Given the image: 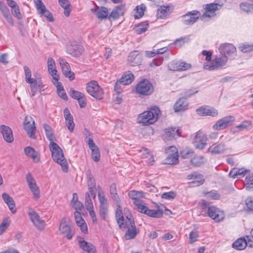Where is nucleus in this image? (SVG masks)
Masks as SVG:
<instances>
[{
    "label": "nucleus",
    "instance_id": "1",
    "mask_svg": "<svg viewBox=\"0 0 253 253\" xmlns=\"http://www.w3.org/2000/svg\"><path fill=\"white\" fill-rule=\"evenodd\" d=\"M160 113L159 108L157 106H154L149 110L145 111L139 114L137 118V122L144 126L153 124L158 120Z\"/></svg>",
    "mask_w": 253,
    "mask_h": 253
},
{
    "label": "nucleus",
    "instance_id": "2",
    "mask_svg": "<svg viewBox=\"0 0 253 253\" xmlns=\"http://www.w3.org/2000/svg\"><path fill=\"white\" fill-rule=\"evenodd\" d=\"M49 147L54 161L61 166L64 171H67L68 166L67 161L64 158L61 148L55 142L50 143Z\"/></svg>",
    "mask_w": 253,
    "mask_h": 253
},
{
    "label": "nucleus",
    "instance_id": "3",
    "mask_svg": "<svg viewBox=\"0 0 253 253\" xmlns=\"http://www.w3.org/2000/svg\"><path fill=\"white\" fill-rule=\"evenodd\" d=\"M227 61V55L222 54L216 55L214 59L211 61L210 63L205 64L204 68L210 71L221 69L224 68Z\"/></svg>",
    "mask_w": 253,
    "mask_h": 253
},
{
    "label": "nucleus",
    "instance_id": "4",
    "mask_svg": "<svg viewBox=\"0 0 253 253\" xmlns=\"http://www.w3.org/2000/svg\"><path fill=\"white\" fill-rule=\"evenodd\" d=\"M202 209H207L208 215L216 222H220L224 218V213L213 206L210 205L207 202L203 201L202 204Z\"/></svg>",
    "mask_w": 253,
    "mask_h": 253
},
{
    "label": "nucleus",
    "instance_id": "5",
    "mask_svg": "<svg viewBox=\"0 0 253 253\" xmlns=\"http://www.w3.org/2000/svg\"><path fill=\"white\" fill-rule=\"evenodd\" d=\"M126 221L124 223V227L120 226L122 230H126L125 234L126 240H129L134 239L139 233V230L136 228L133 217L130 218H127Z\"/></svg>",
    "mask_w": 253,
    "mask_h": 253
},
{
    "label": "nucleus",
    "instance_id": "6",
    "mask_svg": "<svg viewBox=\"0 0 253 253\" xmlns=\"http://www.w3.org/2000/svg\"><path fill=\"white\" fill-rule=\"evenodd\" d=\"M59 231L60 234L66 237L68 239H71L74 235L75 232L71 229L70 220L69 218L63 217L60 221L59 226Z\"/></svg>",
    "mask_w": 253,
    "mask_h": 253
},
{
    "label": "nucleus",
    "instance_id": "7",
    "mask_svg": "<svg viewBox=\"0 0 253 253\" xmlns=\"http://www.w3.org/2000/svg\"><path fill=\"white\" fill-rule=\"evenodd\" d=\"M86 88L88 93L94 98L97 99L103 98L104 92L96 81H91L88 83Z\"/></svg>",
    "mask_w": 253,
    "mask_h": 253
},
{
    "label": "nucleus",
    "instance_id": "8",
    "mask_svg": "<svg viewBox=\"0 0 253 253\" xmlns=\"http://www.w3.org/2000/svg\"><path fill=\"white\" fill-rule=\"evenodd\" d=\"M136 91L144 95H150L153 91V87L150 82L147 80L140 82L136 86Z\"/></svg>",
    "mask_w": 253,
    "mask_h": 253
},
{
    "label": "nucleus",
    "instance_id": "9",
    "mask_svg": "<svg viewBox=\"0 0 253 253\" xmlns=\"http://www.w3.org/2000/svg\"><path fill=\"white\" fill-rule=\"evenodd\" d=\"M28 213L30 220L37 228L42 230L45 227V223L38 213L32 209L29 210Z\"/></svg>",
    "mask_w": 253,
    "mask_h": 253
},
{
    "label": "nucleus",
    "instance_id": "10",
    "mask_svg": "<svg viewBox=\"0 0 253 253\" xmlns=\"http://www.w3.org/2000/svg\"><path fill=\"white\" fill-rule=\"evenodd\" d=\"M167 155L165 159V164L168 165L176 164L178 162V154L176 148L174 146H170L166 150Z\"/></svg>",
    "mask_w": 253,
    "mask_h": 253
},
{
    "label": "nucleus",
    "instance_id": "11",
    "mask_svg": "<svg viewBox=\"0 0 253 253\" xmlns=\"http://www.w3.org/2000/svg\"><path fill=\"white\" fill-rule=\"evenodd\" d=\"M24 129L27 132L28 136L32 139H36V136L33 133L36 129L35 121L31 116H26L23 123Z\"/></svg>",
    "mask_w": 253,
    "mask_h": 253
},
{
    "label": "nucleus",
    "instance_id": "12",
    "mask_svg": "<svg viewBox=\"0 0 253 253\" xmlns=\"http://www.w3.org/2000/svg\"><path fill=\"white\" fill-rule=\"evenodd\" d=\"M235 121V118L232 116L225 117L219 120L212 126L214 130H219L225 128L226 127L231 126Z\"/></svg>",
    "mask_w": 253,
    "mask_h": 253
},
{
    "label": "nucleus",
    "instance_id": "13",
    "mask_svg": "<svg viewBox=\"0 0 253 253\" xmlns=\"http://www.w3.org/2000/svg\"><path fill=\"white\" fill-rule=\"evenodd\" d=\"M26 178L28 186L33 193L34 198L36 200L38 199L40 196V190L36 184L35 180L30 173L26 174Z\"/></svg>",
    "mask_w": 253,
    "mask_h": 253
},
{
    "label": "nucleus",
    "instance_id": "14",
    "mask_svg": "<svg viewBox=\"0 0 253 253\" xmlns=\"http://www.w3.org/2000/svg\"><path fill=\"white\" fill-rule=\"evenodd\" d=\"M207 137L206 134L202 131H198L193 140L194 146L199 149H203L207 144Z\"/></svg>",
    "mask_w": 253,
    "mask_h": 253
},
{
    "label": "nucleus",
    "instance_id": "15",
    "mask_svg": "<svg viewBox=\"0 0 253 253\" xmlns=\"http://www.w3.org/2000/svg\"><path fill=\"white\" fill-rule=\"evenodd\" d=\"M200 16V13L198 11L193 10L188 12L182 16V22L186 25L193 24L197 20Z\"/></svg>",
    "mask_w": 253,
    "mask_h": 253
},
{
    "label": "nucleus",
    "instance_id": "16",
    "mask_svg": "<svg viewBox=\"0 0 253 253\" xmlns=\"http://www.w3.org/2000/svg\"><path fill=\"white\" fill-rule=\"evenodd\" d=\"M59 63L64 75L66 77L68 78L70 81L73 80L75 79V74L71 71L69 63L67 62L65 59L62 58H59Z\"/></svg>",
    "mask_w": 253,
    "mask_h": 253
},
{
    "label": "nucleus",
    "instance_id": "17",
    "mask_svg": "<svg viewBox=\"0 0 253 253\" xmlns=\"http://www.w3.org/2000/svg\"><path fill=\"white\" fill-rule=\"evenodd\" d=\"M168 68L171 71H183L190 68L191 65L180 61H172L168 64Z\"/></svg>",
    "mask_w": 253,
    "mask_h": 253
},
{
    "label": "nucleus",
    "instance_id": "18",
    "mask_svg": "<svg viewBox=\"0 0 253 253\" xmlns=\"http://www.w3.org/2000/svg\"><path fill=\"white\" fill-rule=\"evenodd\" d=\"M218 6H220L217 3H211L207 4L205 7V12L201 15V19L204 20L205 17L211 18L215 15V11L218 9Z\"/></svg>",
    "mask_w": 253,
    "mask_h": 253
},
{
    "label": "nucleus",
    "instance_id": "19",
    "mask_svg": "<svg viewBox=\"0 0 253 253\" xmlns=\"http://www.w3.org/2000/svg\"><path fill=\"white\" fill-rule=\"evenodd\" d=\"M86 175L89 192L91 195V197H92L93 198H95L96 197L95 181L93 178V176L92 174L91 170L88 169L86 171Z\"/></svg>",
    "mask_w": 253,
    "mask_h": 253
},
{
    "label": "nucleus",
    "instance_id": "20",
    "mask_svg": "<svg viewBox=\"0 0 253 253\" xmlns=\"http://www.w3.org/2000/svg\"><path fill=\"white\" fill-rule=\"evenodd\" d=\"M28 84H30V94L31 97L34 96L37 91L41 92L42 91L44 90V89H43V85L42 83L39 78H37V80L33 81V82L28 83Z\"/></svg>",
    "mask_w": 253,
    "mask_h": 253
},
{
    "label": "nucleus",
    "instance_id": "21",
    "mask_svg": "<svg viewBox=\"0 0 253 253\" xmlns=\"http://www.w3.org/2000/svg\"><path fill=\"white\" fill-rule=\"evenodd\" d=\"M219 51L221 54L228 56L235 53L236 48L232 44L225 43L220 45Z\"/></svg>",
    "mask_w": 253,
    "mask_h": 253
},
{
    "label": "nucleus",
    "instance_id": "22",
    "mask_svg": "<svg viewBox=\"0 0 253 253\" xmlns=\"http://www.w3.org/2000/svg\"><path fill=\"white\" fill-rule=\"evenodd\" d=\"M74 217L76 224L80 228L82 232L84 234L87 233L88 231L87 225L79 211H75Z\"/></svg>",
    "mask_w": 253,
    "mask_h": 253
},
{
    "label": "nucleus",
    "instance_id": "23",
    "mask_svg": "<svg viewBox=\"0 0 253 253\" xmlns=\"http://www.w3.org/2000/svg\"><path fill=\"white\" fill-rule=\"evenodd\" d=\"M132 217V216L130 214L127 215L126 217L123 216L122 211L121 202H120V207H117V208L116 210V218L119 227H124L123 225L124 223L126 221V219L127 218H130Z\"/></svg>",
    "mask_w": 253,
    "mask_h": 253
},
{
    "label": "nucleus",
    "instance_id": "24",
    "mask_svg": "<svg viewBox=\"0 0 253 253\" xmlns=\"http://www.w3.org/2000/svg\"><path fill=\"white\" fill-rule=\"evenodd\" d=\"M0 128L4 140L8 143L12 142L14 138L11 129L5 125H1Z\"/></svg>",
    "mask_w": 253,
    "mask_h": 253
},
{
    "label": "nucleus",
    "instance_id": "25",
    "mask_svg": "<svg viewBox=\"0 0 253 253\" xmlns=\"http://www.w3.org/2000/svg\"><path fill=\"white\" fill-rule=\"evenodd\" d=\"M47 68L49 74L55 81H58L59 76L57 74V70L54 60L51 57L47 59Z\"/></svg>",
    "mask_w": 253,
    "mask_h": 253
},
{
    "label": "nucleus",
    "instance_id": "26",
    "mask_svg": "<svg viewBox=\"0 0 253 253\" xmlns=\"http://www.w3.org/2000/svg\"><path fill=\"white\" fill-rule=\"evenodd\" d=\"M187 179L192 180L191 183L195 186H199L202 184L204 179L202 174L198 172L194 171L187 175Z\"/></svg>",
    "mask_w": 253,
    "mask_h": 253
},
{
    "label": "nucleus",
    "instance_id": "27",
    "mask_svg": "<svg viewBox=\"0 0 253 253\" xmlns=\"http://www.w3.org/2000/svg\"><path fill=\"white\" fill-rule=\"evenodd\" d=\"M80 248L84 251L87 253H96V250L94 246L87 242L82 238H80L78 241Z\"/></svg>",
    "mask_w": 253,
    "mask_h": 253
},
{
    "label": "nucleus",
    "instance_id": "28",
    "mask_svg": "<svg viewBox=\"0 0 253 253\" xmlns=\"http://www.w3.org/2000/svg\"><path fill=\"white\" fill-rule=\"evenodd\" d=\"M134 79V76L132 74L128 73L124 75L116 83L115 89L117 90V87L119 84L124 85H127L131 83Z\"/></svg>",
    "mask_w": 253,
    "mask_h": 253
},
{
    "label": "nucleus",
    "instance_id": "29",
    "mask_svg": "<svg viewBox=\"0 0 253 253\" xmlns=\"http://www.w3.org/2000/svg\"><path fill=\"white\" fill-rule=\"evenodd\" d=\"M64 116L66 121V126L70 132H73L75 127V124L73 121L72 115L68 108L64 110Z\"/></svg>",
    "mask_w": 253,
    "mask_h": 253
},
{
    "label": "nucleus",
    "instance_id": "30",
    "mask_svg": "<svg viewBox=\"0 0 253 253\" xmlns=\"http://www.w3.org/2000/svg\"><path fill=\"white\" fill-rule=\"evenodd\" d=\"M227 150V147L223 143H220L217 145L213 144L208 149V152L212 154L222 153Z\"/></svg>",
    "mask_w": 253,
    "mask_h": 253
},
{
    "label": "nucleus",
    "instance_id": "31",
    "mask_svg": "<svg viewBox=\"0 0 253 253\" xmlns=\"http://www.w3.org/2000/svg\"><path fill=\"white\" fill-rule=\"evenodd\" d=\"M84 48L81 45H71L68 47V53L73 56L78 57L83 52Z\"/></svg>",
    "mask_w": 253,
    "mask_h": 253
},
{
    "label": "nucleus",
    "instance_id": "32",
    "mask_svg": "<svg viewBox=\"0 0 253 253\" xmlns=\"http://www.w3.org/2000/svg\"><path fill=\"white\" fill-rule=\"evenodd\" d=\"M128 61L129 62L131 66L138 65L141 62V56L137 51H132L128 56Z\"/></svg>",
    "mask_w": 253,
    "mask_h": 253
},
{
    "label": "nucleus",
    "instance_id": "33",
    "mask_svg": "<svg viewBox=\"0 0 253 253\" xmlns=\"http://www.w3.org/2000/svg\"><path fill=\"white\" fill-rule=\"evenodd\" d=\"M110 194L114 204L117 207H120L121 200L117 193L116 185L115 183H113L110 185Z\"/></svg>",
    "mask_w": 253,
    "mask_h": 253
},
{
    "label": "nucleus",
    "instance_id": "34",
    "mask_svg": "<svg viewBox=\"0 0 253 253\" xmlns=\"http://www.w3.org/2000/svg\"><path fill=\"white\" fill-rule=\"evenodd\" d=\"M188 104L186 99L181 98L175 103L173 106V109L175 112H178L186 110L188 108Z\"/></svg>",
    "mask_w": 253,
    "mask_h": 253
},
{
    "label": "nucleus",
    "instance_id": "35",
    "mask_svg": "<svg viewBox=\"0 0 253 253\" xmlns=\"http://www.w3.org/2000/svg\"><path fill=\"white\" fill-rule=\"evenodd\" d=\"M124 5H119L115 7L111 13L108 16V19L110 20H115L118 19L120 16L124 14Z\"/></svg>",
    "mask_w": 253,
    "mask_h": 253
},
{
    "label": "nucleus",
    "instance_id": "36",
    "mask_svg": "<svg viewBox=\"0 0 253 253\" xmlns=\"http://www.w3.org/2000/svg\"><path fill=\"white\" fill-rule=\"evenodd\" d=\"M171 12L170 6L162 5L157 10V16L159 18L166 19Z\"/></svg>",
    "mask_w": 253,
    "mask_h": 253
},
{
    "label": "nucleus",
    "instance_id": "37",
    "mask_svg": "<svg viewBox=\"0 0 253 253\" xmlns=\"http://www.w3.org/2000/svg\"><path fill=\"white\" fill-rule=\"evenodd\" d=\"M24 152L26 156L32 159L34 162H38L40 157L38 152L36 151L32 147H26L24 149Z\"/></svg>",
    "mask_w": 253,
    "mask_h": 253
},
{
    "label": "nucleus",
    "instance_id": "38",
    "mask_svg": "<svg viewBox=\"0 0 253 253\" xmlns=\"http://www.w3.org/2000/svg\"><path fill=\"white\" fill-rule=\"evenodd\" d=\"M2 198L4 202L7 205L9 210L14 213L16 212L15 205L12 198H11L7 194L4 193L2 195Z\"/></svg>",
    "mask_w": 253,
    "mask_h": 253
},
{
    "label": "nucleus",
    "instance_id": "39",
    "mask_svg": "<svg viewBox=\"0 0 253 253\" xmlns=\"http://www.w3.org/2000/svg\"><path fill=\"white\" fill-rule=\"evenodd\" d=\"M251 124H252L250 121H243L241 124L231 127L230 131L232 133H236L241 131H243L250 126Z\"/></svg>",
    "mask_w": 253,
    "mask_h": 253
},
{
    "label": "nucleus",
    "instance_id": "40",
    "mask_svg": "<svg viewBox=\"0 0 253 253\" xmlns=\"http://www.w3.org/2000/svg\"><path fill=\"white\" fill-rule=\"evenodd\" d=\"M247 171L244 169H233L229 172L230 177L234 178L243 177Z\"/></svg>",
    "mask_w": 253,
    "mask_h": 253
},
{
    "label": "nucleus",
    "instance_id": "41",
    "mask_svg": "<svg viewBox=\"0 0 253 253\" xmlns=\"http://www.w3.org/2000/svg\"><path fill=\"white\" fill-rule=\"evenodd\" d=\"M247 246V239L246 237L237 239L232 244L233 248L238 250H242Z\"/></svg>",
    "mask_w": 253,
    "mask_h": 253
},
{
    "label": "nucleus",
    "instance_id": "42",
    "mask_svg": "<svg viewBox=\"0 0 253 253\" xmlns=\"http://www.w3.org/2000/svg\"><path fill=\"white\" fill-rule=\"evenodd\" d=\"M128 197L134 201L140 202V200L144 197V194L141 191L131 190L128 193Z\"/></svg>",
    "mask_w": 253,
    "mask_h": 253
},
{
    "label": "nucleus",
    "instance_id": "43",
    "mask_svg": "<svg viewBox=\"0 0 253 253\" xmlns=\"http://www.w3.org/2000/svg\"><path fill=\"white\" fill-rule=\"evenodd\" d=\"M43 127L45 132L46 136L48 140L50 141V143L54 142L53 140L55 139L53 133V130L51 127L47 124H44L43 125Z\"/></svg>",
    "mask_w": 253,
    "mask_h": 253
},
{
    "label": "nucleus",
    "instance_id": "44",
    "mask_svg": "<svg viewBox=\"0 0 253 253\" xmlns=\"http://www.w3.org/2000/svg\"><path fill=\"white\" fill-rule=\"evenodd\" d=\"M96 17L100 19H106L108 17V9L105 7H101L98 8L95 13Z\"/></svg>",
    "mask_w": 253,
    "mask_h": 253
},
{
    "label": "nucleus",
    "instance_id": "45",
    "mask_svg": "<svg viewBox=\"0 0 253 253\" xmlns=\"http://www.w3.org/2000/svg\"><path fill=\"white\" fill-rule=\"evenodd\" d=\"M149 27V23L148 21L141 22L136 25L134 30L137 34H141L146 32Z\"/></svg>",
    "mask_w": 253,
    "mask_h": 253
},
{
    "label": "nucleus",
    "instance_id": "46",
    "mask_svg": "<svg viewBox=\"0 0 253 253\" xmlns=\"http://www.w3.org/2000/svg\"><path fill=\"white\" fill-rule=\"evenodd\" d=\"M145 214L147 215L150 217L160 218L163 216V211L160 209L154 210H150L148 208Z\"/></svg>",
    "mask_w": 253,
    "mask_h": 253
},
{
    "label": "nucleus",
    "instance_id": "47",
    "mask_svg": "<svg viewBox=\"0 0 253 253\" xmlns=\"http://www.w3.org/2000/svg\"><path fill=\"white\" fill-rule=\"evenodd\" d=\"M56 82L57 92L59 96L63 100H66L68 99L67 96L65 92V90L62 86V84L58 81Z\"/></svg>",
    "mask_w": 253,
    "mask_h": 253
},
{
    "label": "nucleus",
    "instance_id": "48",
    "mask_svg": "<svg viewBox=\"0 0 253 253\" xmlns=\"http://www.w3.org/2000/svg\"><path fill=\"white\" fill-rule=\"evenodd\" d=\"M206 161V159L201 156H195L191 160V164L195 167H199Z\"/></svg>",
    "mask_w": 253,
    "mask_h": 253
},
{
    "label": "nucleus",
    "instance_id": "49",
    "mask_svg": "<svg viewBox=\"0 0 253 253\" xmlns=\"http://www.w3.org/2000/svg\"><path fill=\"white\" fill-rule=\"evenodd\" d=\"M24 70L25 73V81L27 83L33 82L37 80V78L34 79L31 78V71L30 69L27 66H24ZM39 75L36 77V78H38Z\"/></svg>",
    "mask_w": 253,
    "mask_h": 253
},
{
    "label": "nucleus",
    "instance_id": "50",
    "mask_svg": "<svg viewBox=\"0 0 253 253\" xmlns=\"http://www.w3.org/2000/svg\"><path fill=\"white\" fill-rule=\"evenodd\" d=\"M244 184L248 190L253 188V173H249L246 176Z\"/></svg>",
    "mask_w": 253,
    "mask_h": 253
},
{
    "label": "nucleus",
    "instance_id": "51",
    "mask_svg": "<svg viewBox=\"0 0 253 253\" xmlns=\"http://www.w3.org/2000/svg\"><path fill=\"white\" fill-rule=\"evenodd\" d=\"M69 93L70 96L76 100L83 98V97H84V95L81 92L75 90L73 88L70 89Z\"/></svg>",
    "mask_w": 253,
    "mask_h": 253
},
{
    "label": "nucleus",
    "instance_id": "52",
    "mask_svg": "<svg viewBox=\"0 0 253 253\" xmlns=\"http://www.w3.org/2000/svg\"><path fill=\"white\" fill-rule=\"evenodd\" d=\"M90 194L88 193H86L85 194V206L87 211L92 210L93 208V204L92 201L90 198Z\"/></svg>",
    "mask_w": 253,
    "mask_h": 253
},
{
    "label": "nucleus",
    "instance_id": "53",
    "mask_svg": "<svg viewBox=\"0 0 253 253\" xmlns=\"http://www.w3.org/2000/svg\"><path fill=\"white\" fill-rule=\"evenodd\" d=\"M240 7L243 11L249 13L253 9V4L244 2L240 4Z\"/></svg>",
    "mask_w": 253,
    "mask_h": 253
},
{
    "label": "nucleus",
    "instance_id": "54",
    "mask_svg": "<svg viewBox=\"0 0 253 253\" xmlns=\"http://www.w3.org/2000/svg\"><path fill=\"white\" fill-rule=\"evenodd\" d=\"M135 9L138 15L136 14L134 15L135 18H140L144 15V12L145 9V6L144 4H141L139 6H137L135 8Z\"/></svg>",
    "mask_w": 253,
    "mask_h": 253
},
{
    "label": "nucleus",
    "instance_id": "55",
    "mask_svg": "<svg viewBox=\"0 0 253 253\" xmlns=\"http://www.w3.org/2000/svg\"><path fill=\"white\" fill-rule=\"evenodd\" d=\"M165 133L167 134V135L170 137V138H174L176 134L178 136L180 135L178 132V130H176L175 128L172 127L170 128L166 129Z\"/></svg>",
    "mask_w": 253,
    "mask_h": 253
},
{
    "label": "nucleus",
    "instance_id": "56",
    "mask_svg": "<svg viewBox=\"0 0 253 253\" xmlns=\"http://www.w3.org/2000/svg\"><path fill=\"white\" fill-rule=\"evenodd\" d=\"M239 48L243 52H250L253 51V44H249L247 43H244L241 45Z\"/></svg>",
    "mask_w": 253,
    "mask_h": 253
},
{
    "label": "nucleus",
    "instance_id": "57",
    "mask_svg": "<svg viewBox=\"0 0 253 253\" xmlns=\"http://www.w3.org/2000/svg\"><path fill=\"white\" fill-rule=\"evenodd\" d=\"M133 204L137 207V210L138 211L144 214L146 213L148 208L144 205L142 204L141 202L134 201Z\"/></svg>",
    "mask_w": 253,
    "mask_h": 253
},
{
    "label": "nucleus",
    "instance_id": "58",
    "mask_svg": "<svg viewBox=\"0 0 253 253\" xmlns=\"http://www.w3.org/2000/svg\"><path fill=\"white\" fill-rule=\"evenodd\" d=\"M143 155L144 156L143 158H148V160L147 162L149 165H152L154 162V159L153 156L150 154L149 150L147 148L144 149Z\"/></svg>",
    "mask_w": 253,
    "mask_h": 253
},
{
    "label": "nucleus",
    "instance_id": "59",
    "mask_svg": "<svg viewBox=\"0 0 253 253\" xmlns=\"http://www.w3.org/2000/svg\"><path fill=\"white\" fill-rule=\"evenodd\" d=\"M98 197L100 203V207L108 206L107 200L105 198L103 192H99L98 193Z\"/></svg>",
    "mask_w": 253,
    "mask_h": 253
},
{
    "label": "nucleus",
    "instance_id": "60",
    "mask_svg": "<svg viewBox=\"0 0 253 253\" xmlns=\"http://www.w3.org/2000/svg\"><path fill=\"white\" fill-rule=\"evenodd\" d=\"M91 150V157L94 162H98L100 160V152L98 148H95V149Z\"/></svg>",
    "mask_w": 253,
    "mask_h": 253
},
{
    "label": "nucleus",
    "instance_id": "61",
    "mask_svg": "<svg viewBox=\"0 0 253 253\" xmlns=\"http://www.w3.org/2000/svg\"><path fill=\"white\" fill-rule=\"evenodd\" d=\"M175 196L176 194L175 192L170 191L169 192H165L163 193L161 196V198L167 200H171L173 199Z\"/></svg>",
    "mask_w": 253,
    "mask_h": 253
},
{
    "label": "nucleus",
    "instance_id": "62",
    "mask_svg": "<svg viewBox=\"0 0 253 253\" xmlns=\"http://www.w3.org/2000/svg\"><path fill=\"white\" fill-rule=\"evenodd\" d=\"M9 225V222L7 219H5L2 220L0 224V235H1L6 230Z\"/></svg>",
    "mask_w": 253,
    "mask_h": 253
},
{
    "label": "nucleus",
    "instance_id": "63",
    "mask_svg": "<svg viewBox=\"0 0 253 253\" xmlns=\"http://www.w3.org/2000/svg\"><path fill=\"white\" fill-rule=\"evenodd\" d=\"M206 116H211L215 117L218 114L217 110L215 109L210 107H206Z\"/></svg>",
    "mask_w": 253,
    "mask_h": 253
},
{
    "label": "nucleus",
    "instance_id": "64",
    "mask_svg": "<svg viewBox=\"0 0 253 253\" xmlns=\"http://www.w3.org/2000/svg\"><path fill=\"white\" fill-rule=\"evenodd\" d=\"M11 7V12L12 14L18 18H21V14L20 13L19 9L18 6L17 4H15L14 5H12L10 6Z\"/></svg>",
    "mask_w": 253,
    "mask_h": 253
}]
</instances>
